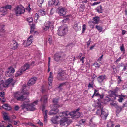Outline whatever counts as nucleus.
Here are the masks:
<instances>
[{"instance_id":"obj_1","label":"nucleus","mask_w":127,"mask_h":127,"mask_svg":"<svg viewBox=\"0 0 127 127\" xmlns=\"http://www.w3.org/2000/svg\"><path fill=\"white\" fill-rule=\"evenodd\" d=\"M59 99L54 98L53 100V104L51 107H53L49 112V115H54L58 113L59 110L58 109L59 107H61L62 105H60L58 103V102Z\"/></svg>"},{"instance_id":"obj_2","label":"nucleus","mask_w":127,"mask_h":127,"mask_svg":"<svg viewBox=\"0 0 127 127\" xmlns=\"http://www.w3.org/2000/svg\"><path fill=\"white\" fill-rule=\"evenodd\" d=\"M38 101L36 100L34 101L32 103L26 104L25 103H23L21 105L20 108L21 109L27 111H33L36 110L35 107V105L37 103Z\"/></svg>"},{"instance_id":"obj_3","label":"nucleus","mask_w":127,"mask_h":127,"mask_svg":"<svg viewBox=\"0 0 127 127\" xmlns=\"http://www.w3.org/2000/svg\"><path fill=\"white\" fill-rule=\"evenodd\" d=\"M68 31L67 27L61 26L59 28L57 31V33L58 35L63 36L66 34Z\"/></svg>"},{"instance_id":"obj_4","label":"nucleus","mask_w":127,"mask_h":127,"mask_svg":"<svg viewBox=\"0 0 127 127\" xmlns=\"http://www.w3.org/2000/svg\"><path fill=\"white\" fill-rule=\"evenodd\" d=\"M72 121L67 119L66 117H64L61 119L60 121V124L62 127H66L70 124Z\"/></svg>"},{"instance_id":"obj_5","label":"nucleus","mask_w":127,"mask_h":127,"mask_svg":"<svg viewBox=\"0 0 127 127\" xmlns=\"http://www.w3.org/2000/svg\"><path fill=\"white\" fill-rule=\"evenodd\" d=\"M13 81L12 78H9L5 81L4 82L3 81L0 79V89L3 87H7L8 85Z\"/></svg>"},{"instance_id":"obj_6","label":"nucleus","mask_w":127,"mask_h":127,"mask_svg":"<svg viewBox=\"0 0 127 127\" xmlns=\"http://www.w3.org/2000/svg\"><path fill=\"white\" fill-rule=\"evenodd\" d=\"M29 66L28 64H25L22 66L21 68L18 70L15 74L16 77H17L21 75L23 72L29 69Z\"/></svg>"},{"instance_id":"obj_7","label":"nucleus","mask_w":127,"mask_h":127,"mask_svg":"<svg viewBox=\"0 0 127 127\" xmlns=\"http://www.w3.org/2000/svg\"><path fill=\"white\" fill-rule=\"evenodd\" d=\"M15 12L17 16H19L21 14H23L25 12L24 8L22 6H17L14 8Z\"/></svg>"},{"instance_id":"obj_8","label":"nucleus","mask_w":127,"mask_h":127,"mask_svg":"<svg viewBox=\"0 0 127 127\" xmlns=\"http://www.w3.org/2000/svg\"><path fill=\"white\" fill-rule=\"evenodd\" d=\"M71 118L73 119H76L81 117L83 115L82 113L79 112L77 113H74V112H71L69 113Z\"/></svg>"},{"instance_id":"obj_9","label":"nucleus","mask_w":127,"mask_h":127,"mask_svg":"<svg viewBox=\"0 0 127 127\" xmlns=\"http://www.w3.org/2000/svg\"><path fill=\"white\" fill-rule=\"evenodd\" d=\"M15 98L19 101H23L24 100L26 97L23 95H20L19 93H17L14 94Z\"/></svg>"},{"instance_id":"obj_10","label":"nucleus","mask_w":127,"mask_h":127,"mask_svg":"<svg viewBox=\"0 0 127 127\" xmlns=\"http://www.w3.org/2000/svg\"><path fill=\"white\" fill-rule=\"evenodd\" d=\"M62 112H60L59 115H57L54 117H53L51 119V121L53 123L56 124L57 123V120L59 117H62L63 116Z\"/></svg>"},{"instance_id":"obj_11","label":"nucleus","mask_w":127,"mask_h":127,"mask_svg":"<svg viewBox=\"0 0 127 127\" xmlns=\"http://www.w3.org/2000/svg\"><path fill=\"white\" fill-rule=\"evenodd\" d=\"M45 107L43 105L42 106V111L43 112V114H44V123L45 124H46L47 122V112L48 111L46 110H45L44 112H43L44 111L45 109Z\"/></svg>"},{"instance_id":"obj_12","label":"nucleus","mask_w":127,"mask_h":127,"mask_svg":"<svg viewBox=\"0 0 127 127\" xmlns=\"http://www.w3.org/2000/svg\"><path fill=\"white\" fill-rule=\"evenodd\" d=\"M11 42V46L12 49L15 50L18 47L19 45L15 40H12Z\"/></svg>"},{"instance_id":"obj_13","label":"nucleus","mask_w":127,"mask_h":127,"mask_svg":"<svg viewBox=\"0 0 127 127\" xmlns=\"http://www.w3.org/2000/svg\"><path fill=\"white\" fill-rule=\"evenodd\" d=\"M32 36L31 35L28 38L27 41H25L24 42V45L26 46L30 45L32 43L33 40Z\"/></svg>"},{"instance_id":"obj_14","label":"nucleus","mask_w":127,"mask_h":127,"mask_svg":"<svg viewBox=\"0 0 127 127\" xmlns=\"http://www.w3.org/2000/svg\"><path fill=\"white\" fill-rule=\"evenodd\" d=\"M52 74L53 73L52 72H50L49 74V76L48 77V85L49 86H50L51 87L52 85V79L53 78Z\"/></svg>"},{"instance_id":"obj_15","label":"nucleus","mask_w":127,"mask_h":127,"mask_svg":"<svg viewBox=\"0 0 127 127\" xmlns=\"http://www.w3.org/2000/svg\"><path fill=\"white\" fill-rule=\"evenodd\" d=\"M37 78L36 77H33L30 79L28 81V86H32L34 84Z\"/></svg>"},{"instance_id":"obj_16","label":"nucleus","mask_w":127,"mask_h":127,"mask_svg":"<svg viewBox=\"0 0 127 127\" xmlns=\"http://www.w3.org/2000/svg\"><path fill=\"white\" fill-rule=\"evenodd\" d=\"M7 13V10L5 9L4 7L0 8V14L4 16Z\"/></svg>"},{"instance_id":"obj_17","label":"nucleus","mask_w":127,"mask_h":127,"mask_svg":"<svg viewBox=\"0 0 127 127\" xmlns=\"http://www.w3.org/2000/svg\"><path fill=\"white\" fill-rule=\"evenodd\" d=\"M73 28L76 31L80 30L81 29V26L80 23H76L74 25Z\"/></svg>"},{"instance_id":"obj_18","label":"nucleus","mask_w":127,"mask_h":127,"mask_svg":"<svg viewBox=\"0 0 127 127\" xmlns=\"http://www.w3.org/2000/svg\"><path fill=\"white\" fill-rule=\"evenodd\" d=\"M59 3L58 0H52L50 2H48V4L49 5H54L57 6L58 5Z\"/></svg>"},{"instance_id":"obj_19","label":"nucleus","mask_w":127,"mask_h":127,"mask_svg":"<svg viewBox=\"0 0 127 127\" xmlns=\"http://www.w3.org/2000/svg\"><path fill=\"white\" fill-rule=\"evenodd\" d=\"M62 57L60 53H56L55 55L54 59L55 61H58Z\"/></svg>"},{"instance_id":"obj_20","label":"nucleus","mask_w":127,"mask_h":127,"mask_svg":"<svg viewBox=\"0 0 127 127\" xmlns=\"http://www.w3.org/2000/svg\"><path fill=\"white\" fill-rule=\"evenodd\" d=\"M58 74L60 76H63L66 74V73L64 70L60 69L58 71Z\"/></svg>"},{"instance_id":"obj_21","label":"nucleus","mask_w":127,"mask_h":127,"mask_svg":"<svg viewBox=\"0 0 127 127\" xmlns=\"http://www.w3.org/2000/svg\"><path fill=\"white\" fill-rule=\"evenodd\" d=\"M101 117L102 118L104 117L105 118V119H106V118L108 116V113L105 112V111L103 110L102 109L101 110Z\"/></svg>"},{"instance_id":"obj_22","label":"nucleus","mask_w":127,"mask_h":127,"mask_svg":"<svg viewBox=\"0 0 127 127\" xmlns=\"http://www.w3.org/2000/svg\"><path fill=\"white\" fill-rule=\"evenodd\" d=\"M2 107L6 110L9 111L11 109V108L10 105L6 104H3L2 106Z\"/></svg>"},{"instance_id":"obj_23","label":"nucleus","mask_w":127,"mask_h":127,"mask_svg":"<svg viewBox=\"0 0 127 127\" xmlns=\"http://www.w3.org/2000/svg\"><path fill=\"white\" fill-rule=\"evenodd\" d=\"M59 14L60 16H63L65 15L66 11L63 8H62L59 10Z\"/></svg>"},{"instance_id":"obj_24","label":"nucleus","mask_w":127,"mask_h":127,"mask_svg":"<svg viewBox=\"0 0 127 127\" xmlns=\"http://www.w3.org/2000/svg\"><path fill=\"white\" fill-rule=\"evenodd\" d=\"M106 77L105 75H101L98 77L97 79V80L99 82L101 83L104 80Z\"/></svg>"},{"instance_id":"obj_25","label":"nucleus","mask_w":127,"mask_h":127,"mask_svg":"<svg viewBox=\"0 0 127 127\" xmlns=\"http://www.w3.org/2000/svg\"><path fill=\"white\" fill-rule=\"evenodd\" d=\"M54 28L53 23V22H48V29H50L52 31L53 30Z\"/></svg>"},{"instance_id":"obj_26","label":"nucleus","mask_w":127,"mask_h":127,"mask_svg":"<svg viewBox=\"0 0 127 127\" xmlns=\"http://www.w3.org/2000/svg\"><path fill=\"white\" fill-rule=\"evenodd\" d=\"M97 12L99 13H102L103 12V9L101 5L98 6L96 9Z\"/></svg>"},{"instance_id":"obj_27","label":"nucleus","mask_w":127,"mask_h":127,"mask_svg":"<svg viewBox=\"0 0 127 127\" xmlns=\"http://www.w3.org/2000/svg\"><path fill=\"white\" fill-rule=\"evenodd\" d=\"M47 98L48 96L47 95H45L43 96V97L40 99V100L41 101H42V100H43L44 103L45 104L47 102Z\"/></svg>"},{"instance_id":"obj_28","label":"nucleus","mask_w":127,"mask_h":127,"mask_svg":"<svg viewBox=\"0 0 127 127\" xmlns=\"http://www.w3.org/2000/svg\"><path fill=\"white\" fill-rule=\"evenodd\" d=\"M66 82H64L59 84V86L58 87V88L60 90L62 91V90L63 88L62 87L66 85Z\"/></svg>"},{"instance_id":"obj_29","label":"nucleus","mask_w":127,"mask_h":127,"mask_svg":"<svg viewBox=\"0 0 127 127\" xmlns=\"http://www.w3.org/2000/svg\"><path fill=\"white\" fill-rule=\"evenodd\" d=\"M93 20L94 21V23L95 24H97L99 21V18L98 16H96L93 18Z\"/></svg>"},{"instance_id":"obj_30","label":"nucleus","mask_w":127,"mask_h":127,"mask_svg":"<svg viewBox=\"0 0 127 127\" xmlns=\"http://www.w3.org/2000/svg\"><path fill=\"white\" fill-rule=\"evenodd\" d=\"M62 114H63L62 115H63V116H67L69 115H70V114H69L70 112H69L67 111H65L62 112Z\"/></svg>"},{"instance_id":"obj_31","label":"nucleus","mask_w":127,"mask_h":127,"mask_svg":"<svg viewBox=\"0 0 127 127\" xmlns=\"http://www.w3.org/2000/svg\"><path fill=\"white\" fill-rule=\"evenodd\" d=\"M48 23L45 22L44 24V26L43 27V30L45 31H46L47 30Z\"/></svg>"},{"instance_id":"obj_32","label":"nucleus","mask_w":127,"mask_h":127,"mask_svg":"<svg viewBox=\"0 0 127 127\" xmlns=\"http://www.w3.org/2000/svg\"><path fill=\"white\" fill-rule=\"evenodd\" d=\"M7 71L10 72V73L13 74L15 70L12 67H10L8 68Z\"/></svg>"},{"instance_id":"obj_33","label":"nucleus","mask_w":127,"mask_h":127,"mask_svg":"<svg viewBox=\"0 0 127 127\" xmlns=\"http://www.w3.org/2000/svg\"><path fill=\"white\" fill-rule=\"evenodd\" d=\"M116 112H117L118 113H119L122 110V107L119 106H118L116 108Z\"/></svg>"},{"instance_id":"obj_34","label":"nucleus","mask_w":127,"mask_h":127,"mask_svg":"<svg viewBox=\"0 0 127 127\" xmlns=\"http://www.w3.org/2000/svg\"><path fill=\"white\" fill-rule=\"evenodd\" d=\"M44 0H37V4L40 7L41 6V4L44 1Z\"/></svg>"},{"instance_id":"obj_35","label":"nucleus","mask_w":127,"mask_h":127,"mask_svg":"<svg viewBox=\"0 0 127 127\" xmlns=\"http://www.w3.org/2000/svg\"><path fill=\"white\" fill-rule=\"evenodd\" d=\"M48 41H49V43L50 45L52 43V37L50 35H48Z\"/></svg>"},{"instance_id":"obj_36","label":"nucleus","mask_w":127,"mask_h":127,"mask_svg":"<svg viewBox=\"0 0 127 127\" xmlns=\"http://www.w3.org/2000/svg\"><path fill=\"white\" fill-rule=\"evenodd\" d=\"M95 28L98 31H99V32H101L102 30V27L96 25L95 26Z\"/></svg>"},{"instance_id":"obj_37","label":"nucleus","mask_w":127,"mask_h":127,"mask_svg":"<svg viewBox=\"0 0 127 127\" xmlns=\"http://www.w3.org/2000/svg\"><path fill=\"white\" fill-rule=\"evenodd\" d=\"M12 74V73H10V72L7 71L5 73V75L7 77L10 76Z\"/></svg>"},{"instance_id":"obj_38","label":"nucleus","mask_w":127,"mask_h":127,"mask_svg":"<svg viewBox=\"0 0 127 127\" xmlns=\"http://www.w3.org/2000/svg\"><path fill=\"white\" fill-rule=\"evenodd\" d=\"M24 101L25 102L23 103H25L26 104H30V100H29L28 99H27L26 98V99H24Z\"/></svg>"},{"instance_id":"obj_39","label":"nucleus","mask_w":127,"mask_h":127,"mask_svg":"<svg viewBox=\"0 0 127 127\" xmlns=\"http://www.w3.org/2000/svg\"><path fill=\"white\" fill-rule=\"evenodd\" d=\"M120 49L121 51H123L124 53H125V50L123 44H122V45L120 46Z\"/></svg>"},{"instance_id":"obj_40","label":"nucleus","mask_w":127,"mask_h":127,"mask_svg":"<svg viewBox=\"0 0 127 127\" xmlns=\"http://www.w3.org/2000/svg\"><path fill=\"white\" fill-rule=\"evenodd\" d=\"M102 99L101 98H98L97 99L98 102H97V104L99 105L98 106H100L101 105V99Z\"/></svg>"},{"instance_id":"obj_41","label":"nucleus","mask_w":127,"mask_h":127,"mask_svg":"<svg viewBox=\"0 0 127 127\" xmlns=\"http://www.w3.org/2000/svg\"><path fill=\"white\" fill-rule=\"evenodd\" d=\"M5 9L7 10V9H11L12 8V6L11 5H7L5 6H4Z\"/></svg>"},{"instance_id":"obj_42","label":"nucleus","mask_w":127,"mask_h":127,"mask_svg":"<svg viewBox=\"0 0 127 127\" xmlns=\"http://www.w3.org/2000/svg\"><path fill=\"white\" fill-rule=\"evenodd\" d=\"M93 65H94L95 67L98 68L100 66V65L97 62L95 63Z\"/></svg>"},{"instance_id":"obj_43","label":"nucleus","mask_w":127,"mask_h":127,"mask_svg":"<svg viewBox=\"0 0 127 127\" xmlns=\"http://www.w3.org/2000/svg\"><path fill=\"white\" fill-rule=\"evenodd\" d=\"M86 29V25L85 24H84L83 25V26L82 27V33H83L84 32Z\"/></svg>"},{"instance_id":"obj_44","label":"nucleus","mask_w":127,"mask_h":127,"mask_svg":"<svg viewBox=\"0 0 127 127\" xmlns=\"http://www.w3.org/2000/svg\"><path fill=\"white\" fill-rule=\"evenodd\" d=\"M27 20L28 22L30 23L32 22L33 21L32 19V17H30L29 18H28Z\"/></svg>"},{"instance_id":"obj_45","label":"nucleus","mask_w":127,"mask_h":127,"mask_svg":"<svg viewBox=\"0 0 127 127\" xmlns=\"http://www.w3.org/2000/svg\"><path fill=\"white\" fill-rule=\"evenodd\" d=\"M124 65V64L123 63H121V64H119L117 65V68H119L120 67L123 66Z\"/></svg>"},{"instance_id":"obj_46","label":"nucleus","mask_w":127,"mask_h":127,"mask_svg":"<svg viewBox=\"0 0 127 127\" xmlns=\"http://www.w3.org/2000/svg\"><path fill=\"white\" fill-rule=\"evenodd\" d=\"M34 62L33 61H32L31 63H27L26 64H28L29 66V68H30V67L31 66L33 65H34Z\"/></svg>"},{"instance_id":"obj_47","label":"nucleus","mask_w":127,"mask_h":127,"mask_svg":"<svg viewBox=\"0 0 127 127\" xmlns=\"http://www.w3.org/2000/svg\"><path fill=\"white\" fill-rule=\"evenodd\" d=\"M4 26H0V31L1 32H3L4 30Z\"/></svg>"},{"instance_id":"obj_48","label":"nucleus","mask_w":127,"mask_h":127,"mask_svg":"<svg viewBox=\"0 0 127 127\" xmlns=\"http://www.w3.org/2000/svg\"><path fill=\"white\" fill-rule=\"evenodd\" d=\"M69 59L70 60V61H72V60H73L74 61L75 60V57H74L73 56H70V57L69 58Z\"/></svg>"},{"instance_id":"obj_49","label":"nucleus","mask_w":127,"mask_h":127,"mask_svg":"<svg viewBox=\"0 0 127 127\" xmlns=\"http://www.w3.org/2000/svg\"><path fill=\"white\" fill-rule=\"evenodd\" d=\"M112 68L113 70V71L114 72H116V66L115 65H113L112 66Z\"/></svg>"},{"instance_id":"obj_50","label":"nucleus","mask_w":127,"mask_h":127,"mask_svg":"<svg viewBox=\"0 0 127 127\" xmlns=\"http://www.w3.org/2000/svg\"><path fill=\"white\" fill-rule=\"evenodd\" d=\"M5 93L4 92H0V96L3 97Z\"/></svg>"},{"instance_id":"obj_51","label":"nucleus","mask_w":127,"mask_h":127,"mask_svg":"<svg viewBox=\"0 0 127 127\" xmlns=\"http://www.w3.org/2000/svg\"><path fill=\"white\" fill-rule=\"evenodd\" d=\"M48 72L50 71V69L49 68V62L50 58V57L48 58Z\"/></svg>"},{"instance_id":"obj_52","label":"nucleus","mask_w":127,"mask_h":127,"mask_svg":"<svg viewBox=\"0 0 127 127\" xmlns=\"http://www.w3.org/2000/svg\"><path fill=\"white\" fill-rule=\"evenodd\" d=\"M91 42V38H90L89 40L86 42L87 45L88 46L90 45Z\"/></svg>"},{"instance_id":"obj_53","label":"nucleus","mask_w":127,"mask_h":127,"mask_svg":"<svg viewBox=\"0 0 127 127\" xmlns=\"http://www.w3.org/2000/svg\"><path fill=\"white\" fill-rule=\"evenodd\" d=\"M3 119L4 120H8L9 119L8 116L6 115L4 116Z\"/></svg>"},{"instance_id":"obj_54","label":"nucleus","mask_w":127,"mask_h":127,"mask_svg":"<svg viewBox=\"0 0 127 127\" xmlns=\"http://www.w3.org/2000/svg\"><path fill=\"white\" fill-rule=\"evenodd\" d=\"M110 105L114 106L116 108L118 106L117 104L115 103H110Z\"/></svg>"},{"instance_id":"obj_55","label":"nucleus","mask_w":127,"mask_h":127,"mask_svg":"<svg viewBox=\"0 0 127 127\" xmlns=\"http://www.w3.org/2000/svg\"><path fill=\"white\" fill-rule=\"evenodd\" d=\"M124 98L122 97H120L119 99H118V101L120 102H122Z\"/></svg>"},{"instance_id":"obj_56","label":"nucleus","mask_w":127,"mask_h":127,"mask_svg":"<svg viewBox=\"0 0 127 127\" xmlns=\"http://www.w3.org/2000/svg\"><path fill=\"white\" fill-rule=\"evenodd\" d=\"M20 107L18 105H16L14 109L16 111H18L19 110Z\"/></svg>"},{"instance_id":"obj_57","label":"nucleus","mask_w":127,"mask_h":127,"mask_svg":"<svg viewBox=\"0 0 127 127\" xmlns=\"http://www.w3.org/2000/svg\"><path fill=\"white\" fill-rule=\"evenodd\" d=\"M40 13L41 14V15H45V11L43 10H41Z\"/></svg>"},{"instance_id":"obj_58","label":"nucleus","mask_w":127,"mask_h":127,"mask_svg":"<svg viewBox=\"0 0 127 127\" xmlns=\"http://www.w3.org/2000/svg\"><path fill=\"white\" fill-rule=\"evenodd\" d=\"M104 95L103 94H102L101 95L99 94L98 96H99L100 98L102 99Z\"/></svg>"},{"instance_id":"obj_59","label":"nucleus","mask_w":127,"mask_h":127,"mask_svg":"<svg viewBox=\"0 0 127 127\" xmlns=\"http://www.w3.org/2000/svg\"><path fill=\"white\" fill-rule=\"evenodd\" d=\"M37 123L38 124H39L40 126H43V123L42 122H41L40 120H39L37 122Z\"/></svg>"},{"instance_id":"obj_60","label":"nucleus","mask_w":127,"mask_h":127,"mask_svg":"<svg viewBox=\"0 0 127 127\" xmlns=\"http://www.w3.org/2000/svg\"><path fill=\"white\" fill-rule=\"evenodd\" d=\"M68 18L67 17H66L64 19V20H63L62 22H64V23H65L66 21L68 20Z\"/></svg>"},{"instance_id":"obj_61","label":"nucleus","mask_w":127,"mask_h":127,"mask_svg":"<svg viewBox=\"0 0 127 127\" xmlns=\"http://www.w3.org/2000/svg\"><path fill=\"white\" fill-rule=\"evenodd\" d=\"M93 84H91L90 83H89L88 85V87L93 88Z\"/></svg>"},{"instance_id":"obj_62","label":"nucleus","mask_w":127,"mask_h":127,"mask_svg":"<svg viewBox=\"0 0 127 127\" xmlns=\"http://www.w3.org/2000/svg\"><path fill=\"white\" fill-rule=\"evenodd\" d=\"M100 3V2H95L93 3V4H92V5L93 6H94L95 5H97V4H99Z\"/></svg>"},{"instance_id":"obj_63","label":"nucleus","mask_w":127,"mask_h":127,"mask_svg":"<svg viewBox=\"0 0 127 127\" xmlns=\"http://www.w3.org/2000/svg\"><path fill=\"white\" fill-rule=\"evenodd\" d=\"M127 107V101H126L125 103H124L123 107Z\"/></svg>"},{"instance_id":"obj_64","label":"nucleus","mask_w":127,"mask_h":127,"mask_svg":"<svg viewBox=\"0 0 127 127\" xmlns=\"http://www.w3.org/2000/svg\"><path fill=\"white\" fill-rule=\"evenodd\" d=\"M90 124L91 126H93L94 127H95V124H94L93 122H90Z\"/></svg>"}]
</instances>
